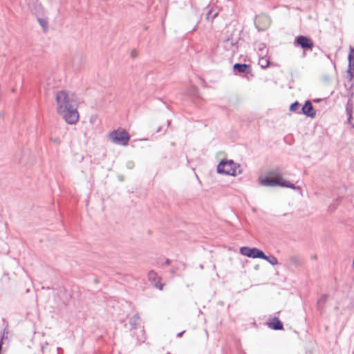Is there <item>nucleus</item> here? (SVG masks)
<instances>
[{
	"instance_id": "13",
	"label": "nucleus",
	"mask_w": 354,
	"mask_h": 354,
	"mask_svg": "<svg viewBox=\"0 0 354 354\" xmlns=\"http://www.w3.org/2000/svg\"><path fill=\"white\" fill-rule=\"evenodd\" d=\"M140 322V317L138 315H134L131 317L129 324L133 328H136Z\"/></svg>"
},
{
	"instance_id": "16",
	"label": "nucleus",
	"mask_w": 354,
	"mask_h": 354,
	"mask_svg": "<svg viewBox=\"0 0 354 354\" xmlns=\"http://www.w3.org/2000/svg\"><path fill=\"white\" fill-rule=\"evenodd\" d=\"M300 107V104L298 103V102H295L293 104H291L290 107V110L291 111H296L298 110V109Z\"/></svg>"
},
{
	"instance_id": "17",
	"label": "nucleus",
	"mask_w": 354,
	"mask_h": 354,
	"mask_svg": "<svg viewBox=\"0 0 354 354\" xmlns=\"http://www.w3.org/2000/svg\"><path fill=\"white\" fill-rule=\"evenodd\" d=\"M326 299H327V295H322V297L319 299V301L317 302L318 305L319 306L321 304L325 303Z\"/></svg>"
},
{
	"instance_id": "4",
	"label": "nucleus",
	"mask_w": 354,
	"mask_h": 354,
	"mask_svg": "<svg viewBox=\"0 0 354 354\" xmlns=\"http://www.w3.org/2000/svg\"><path fill=\"white\" fill-rule=\"evenodd\" d=\"M109 139L116 145L127 146L130 140L128 133L122 129H118L111 132L109 135Z\"/></svg>"
},
{
	"instance_id": "18",
	"label": "nucleus",
	"mask_w": 354,
	"mask_h": 354,
	"mask_svg": "<svg viewBox=\"0 0 354 354\" xmlns=\"http://www.w3.org/2000/svg\"><path fill=\"white\" fill-rule=\"evenodd\" d=\"M53 142L57 143V144H59L60 143V140L59 138H56L55 140H53Z\"/></svg>"
},
{
	"instance_id": "15",
	"label": "nucleus",
	"mask_w": 354,
	"mask_h": 354,
	"mask_svg": "<svg viewBox=\"0 0 354 354\" xmlns=\"http://www.w3.org/2000/svg\"><path fill=\"white\" fill-rule=\"evenodd\" d=\"M270 64V61L268 58H266V57H260L259 59V65L262 68H266L267 67H268Z\"/></svg>"
},
{
	"instance_id": "7",
	"label": "nucleus",
	"mask_w": 354,
	"mask_h": 354,
	"mask_svg": "<svg viewBox=\"0 0 354 354\" xmlns=\"http://www.w3.org/2000/svg\"><path fill=\"white\" fill-rule=\"evenodd\" d=\"M348 78L351 81L354 77V49L351 48L348 55Z\"/></svg>"
},
{
	"instance_id": "5",
	"label": "nucleus",
	"mask_w": 354,
	"mask_h": 354,
	"mask_svg": "<svg viewBox=\"0 0 354 354\" xmlns=\"http://www.w3.org/2000/svg\"><path fill=\"white\" fill-rule=\"evenodd\" d=\"M240 253L250 258H264L263 252L256 248L241 247Z\"/></svg>"
},
{
	"instance_id": "19",
	"label": "nucleus",
	"mask_w": 354,
	"mask_h": 354,
	"mask_svg": "<svg viewBox=\"0 0 354 354\" xmlns=\"http://www.w3.org/2000/svg\"><path fill=\"white\" fill-rule=\"evenodd\" d=\"M183 333H184V331H182V332H180V333H178L177 334V337H181V335H183Z\"/></svg>"
},
{
	"instance_id": "3",
	"label": "nucleus",
	"mask_w": 354,
	"mask_h": 354,
	"mask_svg": "<svg viewBox=\"0 0 354 354\" xmlns=\"http://www.w3.org/2000/svg\"><path fill=\"white\" fill-rule=\"evenodd\" d=\"M217 172L236 176L241 173L240 165L233 160H222L217 166Z\"/></svg>"
},
{
	"instance_id": "14",
	"label": "nucleus",
	"mask_w": 354,
	"mask_h": 354,
	"mask_svg": "<svg viewBox=\"0 0 354 354\" xmlns=\"http://www.w3.org/2000/svg\"><path fill=\"white\" fill-rule=\"evenodd\" d=\"M262 259L266 260L268 263H270L272 266H275V265H277L278 263L277 259L275 257L272 256V255L266 256L264 254V258H262Z\"/></svg>"
},
{
	"instance_id": "2",
	"label": "nucleus",
	"mask_w": 354,
	"mask_h": 354,
	"mask_svg": "<svg viewBox=\"0 0 354 354\" xmlns=\"http://www.w3.org/2000/svg\"><path fill=\"white\" fill-rule=\"evenodd\" d=\"M260 185L263 186L288 187L292 189L297 187L292 183L284 180L279 174L275 176H261L259 178Z\"/></svg>"
},
{
	"instance_id": "12",
	"label": "nucleus",
	"mask_w": 354,
	"mask_h": 354,
	"mask_svg": "<svg viewBox=\"0 0 354 354\" xmlns=\"http://www.w3.org/2000/svg\"><path fill=\"white\" fill-rule=\"evenodd\" d=\"M269 327L274 330H281L283 329V324L277 318H275L273 322L269 324Z\"/></svg>"
},
{
	"instance_id": "21",
	"label": "nucleus",
	"mask_w": 354,
	"mask_h": 354,
	"mask_svg": "<svg viewBox=\"0 0 354 354\" xmlns=\"http://www.w3.org/2000/svg\"><path fill=\"white\" fill-rule=\"evenodd\" d=\"M216 15H217V13H215V14L214 15V16L212 17V18H213V19H214V18H215V17H216Z\"/></svg>"
},
{
	"instance_id": "20",
	"label": "nucleus",
	"mask_w": 354,
	"mask_h": 354,
	"mask_svg": "<svg viewBox=\"0 0 354 354\" xmlns=\"http://www.w3.org/2000/svg\"><path fill=\"white\" fill-rule=\"evenodd\" d=\"M95 118H91V122H93L94 121Z\"/></svg>"
},
{
	"instance_id": "10",
	"label": "nucleus",
	"mask_w": 354,
	"mask_h": 354,
	"mask_svg": "<svg viewBox=\"0 0 354 354\" xmlns=\"http://www.w3.org/2000/svg\"><path fill=\"white\" fill-rule=\"evenodd\" d=\"M302 113L307 116L313 118L315 115V112L313 111V107L310 102L307 101L302 107Z\"/></svg>"
},
{
	"instance_id": "6",
	"label": "nucleus",
	"mask_w": 354,
	"mask_h": 354,
	"mask_svg": "<svg viewBox=\"0 0 354 354\" xmlns=\"http://www.w3.org/2000/svg\"><path fill=\"white\" fill-rule=\"evenodd\" d=\"M255 24L259 28L264 30L269 26L270 19L266 15L257 16L255 19Z\"/></svg>"
},
{
	"instance_id": "22",
	"label": "nucleus",
	"mask_w": 354,
	"mask_h": 354,
	"mask_svg": "<svg viewBox=\"0 0 354 354\" xmlns=\"http://www.w3.org/2000/svg\"><path fill=\"white\" fill-rule=\"evenodd\" d=\"M40 24H44V22H42V21L40 20Z\"/></svg>"
},
{
	"instance_id": "1",
	"label": "nucleus",
	"mask_w": 354,
	"mask_h": 354,
	"mask_svg": "<svg viewBox=\"0 0 354 354\" xmlns=\"http://www.w3.org/2000/svg\"><path fill=\"white\" fill-rule=\"evenodd\" d=\"M56 110L64 120L74 124L79 120L76 95L69 91H59L55 95Z\"/></svg>"
},
{
	"instance_id": "23",
	"label": "nucleus",
	"mask_w": 354,
	"mask_h": 354,
	"mask_svg": "<svg viewBox=\"0 0 354 354\" xmlns=\"http://www.w3.org/2000/svg\"><path fill=\"white\" fill-rule=\"evenodd\" d=\"M40 24H44V22H42V21L40 20Z\"/></svg>"
},
{
	"instance_id": "9",
	"label": "nucleus",
	"mask_w": 354,
	"mask_h": 354,
	"mask_svg": "<svg viewBox=\"0 0 354 354\" xmlns=\"http://www.w3.org/2000/svg\"><path fill=\"white\" fill-rule=\"evenodd\" d=\"M148 279L156 288L162 289V284L160 283V278L156 272L153 270L149 272Z\"/></svg>"
},
{
	"instance_id": "11",
	"label": "nucleus",
	"mask_w": 354,
	"mask_h": 354,
	"mask_svg": "<svg viewBox=\"0 0 354 354\" xmlns=\"http://www.w3.org/2000/svg\"><path fill=\"white\" fill-rule=\"evenodd\" d=\"M233 68L239 73H249L250 71V66L245 64H235Z\"/></svg>"
},
{
	"instance_id": "8",
	"label": "nucleus",
	"mask_w": 354,
	"mask_h": 354,
	"mask_svg": "<svg viewBox=\"0 0 354 354\" xmlns=\"http://www.w3.org/2000/svg\"><path fill=\"white\" fill-rule=\"evenodd\" d=\"M296 41L297 44L303 48L312 49L313 47V41L305 36L298 37Z\"/></svg>"
}]
</instances>
